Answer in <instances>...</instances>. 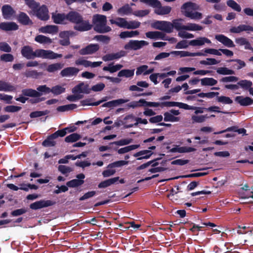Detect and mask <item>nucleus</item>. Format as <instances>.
Masks as SVG:
<instances>
[{
	"label": "nucleus",
	"instance_id": "f257e3e1",
	"mask_svg": "<svg viewBox=\"0 0 253 253\" xmlns=\"http://www.w3.org/2000/svg\"><path fill=\"white\" fill-rule=\"evenodd\" d=\"M21 53L22 55L27 59H33L36 57L54 59L62 56V54L56 53L50 50L37 49L34 51L33 48L29 45L23 46Z\"/></svg>",
	"mask_w": 253,
	"mask_h": 253
},
{
	"label": "nucleus",
	"instance_id": "f03ea898",
	"mask_svg": "<svg viewBox=\"0 0 253 253\" xmlns=\"http://www.w3.org/2000/svg\"><path fill=\"white\" fill-rule=\"evenodd\" d=\"M92 23L94 26V30L98 33H104L112 30L111 27L106 25L107 17L105 15L101 14L93 15Z\"/></svg>",
	"mask_w": 253,
	"mask_h": 253
},
{
	"label": "nucleus",
	"instance_id": "7ed1b4c3",
	"mask_svg": "<svg viewBox=\"0 0 253 253\" xmlns=\"http://www.w3.org/2000/svg\"><path fill=\"white\" fill-rule=\"evenodd\" d=\"M182 19H177L173 20L171 23L172 29L174 28L178 32L181 30H184L189 31H199L203 30V27L196 23H188L186 25L182 23Z\"/></svg>",
	"mask_w": 253,
	"mask_h": 253
},
{
	"label": "nucleus",
	"instance_id": "20e7f679",
	"mask_svg": "<svg viewBox=\"0 0 253 253\" xmlns=\"http://www.w3.org/2000/svg\"><path fill=\"white\" fill-rule=\"evenodd\" d=\"M37 89L38 91L31 88L23 89L22 90V94L30 97H39L42 95L40 92L48 93L51 91V88L46 85H40Z\"/></svg>",
	"mask_w": 253,
	"mask_h": 253
},
{
	"label": "nucleus",
	"instance_id": "39448f33",
	"mask_svg": "<svg viewBox=\"0 0 253 253\" xmlns=\"http://www.w3.org/2000/svg\"><path fill=\"white\" fill-rule=\"evenodd\" d=\"M154 28L170 33L172 32L171 23L165 21H157L152 24Z\"/></svg>",
	"mask_w": 253,
	"mask_h": 253
},
{
	"label": "nucleus",
	"instance_id": "423d86ee",
	"mask_svg": "<svg viewBox=\"0 0 253 253\" xmlns=\"http://www.w3.org/2000/svg\"><path fill=\"white\" fill-rule=\"evenodd\" d=\"M148 44L149 43L145 41L131 40L125 45L124 48L126 50L132 49L136 50L144 46L148 45Z\"/></svg>",
	"mask_w": 253,
	"mask_h": 253
},
{
	"label": "nucleus",
	"instance_id": "0eeeda50",
	"mask_svg": "<svg viewBox=\"0 0 253 253\" xmlns=\"http://www.w3.org/2000/svg\"><path fill=\"white\" fill-rule=\"evenodd\" d=\"M55 204V202L51 200H40L35 202L30 205V208L34 210H39L43 208L48 207Z\"/></svg>",
	"mask_w": 253,
	"mask_h": 253
},
{
	"label": "nucleus",
	"instance_id": "6e6552de",
	"mask_svg": "<svg viewBox=\"0 0 253 253\" xmlns=\"http://www.w3.org/2000/svg\"><path fill=\"white\" fill-rule=\"evenodd\" d=\"M99 48V45L98 44L91 43L82 48L79 50V52L82 55L92 54L97 52Z\"/></svg>",
	"mask_w": 253,
	"mask_h": 253
},
{
	"label": "nucleus",
	"instance_id": "1a4fd4ad",
	"mask_svg": "<svg viewBox=\"0 0 253 253\" xmlns=\"http://www.w3.org/2000/svg\"><path fill=\"white\" fill-rule=\"evenodd\" d=\"M199 9V6L196 3L188 2L183 4L181 7V12L186 16L187 17V13H191L194 10Z\"/></svg>",
	"mask_w": 253,
	"mask_h": 253
},
{
	"label": "nucleus",
	"instance_id": "9d476101",
	"mask_svg": "<svg viewBox=\"0 0 253 253\" xmlns=\"http://www.w3.org/2000/svg\"><path fill=\"white\" fill-rule=\"evenodd\" d=\"M126 52L124 50H121L116 53H111L107 54L102 57V60L105 61H109L115 59H118L122 57L126 56Z\"/></svg>",
	"mask_w": 253,
	"mask_h": 253
},
{
	"label": "nucleus",
	"instance_id": "9b49d317",
	"mask_svg": "<svg viewBox=\"0 0 253 253\" xmlns=\"http://www.w3.org/2000/svg\"><path fill=\"white\" fill-rule=\"evenodd\" d=\"M77 179L71 180L67 182L66 185L69 187L74 188L82 185L84 183L85 175L80 173L76 176Z\"/></svg>",
	"mask_w": 253,
	"mask_h": 253
},
{
	"label": "nucleus",
	"instance_id": "f8f14e48",
	"mask_svg": "<svg viewBox=\"0 0 253 253\" xmlns=\"http://www.w3.org/2000/svg\"><path fill=\"white\" fill-rule=\"evenodd\" d=\"M34 11L36 13L37 16L42 20H47L49 18L48 10L44 5H42L39 9L37 8L36 11Z\"/></svg>",
	"mask_w": 253,
	"mask_h": 253
},
{
	"label": "nucleus",
	"instance_id": "ddd939ff",
	"mask_svg": "<svg viewBox=\"0 0 253 253\" xmlns=\"http://www.w3.org/2000/svg\"><path fill=\"white\" fill-rule=\"evenodd\" d=\"M91 27L92 26L88 21L84 20L82 17L81 21L76 24L74 29L79 31H85L90 30Z\"/></svg>",
	"mask_w": 253,
	"mask_h": 253
},
{
	"label": "nucleus",
	"instance_id": "4468645a",
	"mask_svg": "<svg viewBox=\"0 0 253 253\" xmlns=\"http://www.w3.org/2000/svg\"><path fill=\"white\" fill-rule=\"evenodd\" d=\"M215 38L228 47H234L235 46L233 42L231 39L223 35H217L215 36Z\"/></svg>",
	"mask_w": 253,
	"mask_h": 253
},
{
	"label": "nucleus",
	"instance_id": "2eb2a0df",
	"mask_svg": "<svg viewBox=\"0 0 253 253\" xmlns=\"http://www.w3.org/2000/svg\"><path fill=\"white\" fill-rule=\"evenodd\" d=\"M2 16L4 19H9L15 14V11L8 4L4 5L1 8Z\"/></svg>",
	"mask_w": 253,
	"mask_h": 253
},
{
	"label": "nucleus",
	"instance_id": "dca6fc26",
	"mask_svg": "<svg viewBox=\"0 0 253 253\" xmlns=\"http://www.w3.org/2000/svg\"><path fill=\"white\" fill-rule=\"evenodd\" d=\"M0 29L5 31H15L18 29V26L13 22H1L0 23Z\"/></svg>",
	"mask_w": 253,
	"mask_h": 253
},
{
	"label": "nucleus",
	"instance_id": "f3484780",
	"mask_svg": "<svg viewBox=\"0 0 253 253\" xmlns=\"http://www.w3.org/2000/svg\"><path fill=\"white\" fill-rule=\"evenodd\" d=\"M39 31L43 34H55L58 33V26L55 25H46L39 28Z\"/></svg>",
	"mask_w": 253,
	"mask_h": 253
},
{
	"label": "nucleus",
	"instance_id": "a211bd4d",
	"mask_svg": "<svg viewBox=\"0 0 253 253\" xmlns=\"http://www.w3.org/2000/svg\"><path fill=\"white\" fill-rule=\"evenodd\" d=\"M51 18L53 22L56 24H64L65 20H67V14L57 12L52 13Z\"/></svg>",
	"mask_w": 253,
	"mask_h": 253
},
{
	"label": "nucleus",
	"instance_id": "6ab92c4d",
	"mask_svg": "<svg viewBox=\"0 0 253 253\" xmlns=\"http://www.w3.org/2000/svg\"><path fill=\"white\" fill-rule=\"evenodd\" d=\"M79 70L76 67H67L62 70L60 72V75L62 77H71L77 75Z\"/></svg>",
	"mask_w": 253,
	"mask_h": 253
},
{
	"label": "nucleus",
	"instance_id": "aec40b11",
	"mask_svg": "<svg viewBox=\"0 0 253 253\" xmlns=\"http://www.w3.org/2000/svg\"><path fill=\"white\" fill-rule=\"evenodd\" d=\"M72 92L74 94H81L82 93H89V91H88L87 85L82 83L75 86L72 89Z\"/></svg>",
	"mask_w": 253,
	"mask_h": 253
},
{
	"label": "nucleus",
	"instance_id": "412c9836",
	"mask_svg": "<svg viewBox=\"0 0 253 253\" xmlns=\"http://www.w3.org/2000/svg\"><path fill=\"white\" fill-rule=\"evenodd\" d=\"M82 16L77 12L70 11L67 14V20L76 24L82 20Z\"/></svg>",
	"mask_w": 253,
	"mask_h": 253
},
{
	"label": "nucleus",
	"instance_id": "4be33fe9",
	"mask_svg": "<svg viewBox=\"0 0 253 253\" xmlns=\"http://www.w3.org/2000/svg\"><path fill=\"white\" fill-rule=\"evenodd\" d=\"M147 38L153 40H167L165 38V34L159 31H151L145 33Z\"/></svg>",
	"mask_w": 253,
	"mask_h": 253
},
{
	"label": "nucleus",
	"instance_id": "5701e85b",
	"mask_svg": "<svg viewBox=\"0 0 253 253\" xmlns=\"http://www.w3.org/2000/svg\"><path fill=\"white\" fill-rule=\"evenodd\" d=\"M211 43V41L205 37H199L196 39L191 40L189 42V44L191 46H202L205 43Z\"/></svg>",
	"mask_w": 253,
	"mask_h": 253
},
{
	"label": "nucleus",
	"instance_id": "b1692460",
	"mask_svg": "<svg viewBox=\"0 0 253 253\" xmlns=\"http://www.w3.org/2000/svg\"><path fill=\"white\" fill-rule=\"evenodd\" d=\"M129 101L128 99H119L107 102L102 105L103 107L112 108L120 104L126 103Z\"/></svg>",
	"mask_w": 253,
	"mask_h": 253
},
{
	"label": "nucleus",
	"instance_id": "393cba45",
	"mask_svg": "<svg viewBox=\"0 0 253 253\" xmlns=\"http://www.w3.org/2000/svg\"><path fill=\"white\" fill-rule=\"evenodd\" d=\"M135 117L132 114L126 115L123 119L124 127L126 128L132 127L134 126Z\"/></svg>",
	"mask_w": 253,
	"mask_h": 253
},
{
	"label": "nucleus",
	"instance_id": "a878e982",
	"mask_svg": "<svg viewBox=\"0 0 253 253\" xmlns=\"http://www.w3.org/2000/svg\"><path fill=\"white\" fill-rule=\"evenodd\" d=\"M235 101L242 106H248L253 103V99L249 97H244L242 96L236 97Z\"/></svg>",
	"mask_w": 253,
	"mask_h": 253
},
{
	"label": "nucleus",
	"instance_id": "bb28decb",
	"mask_svg": "<svg viewBox=\"0 0 253 253\" xmlns=\"http://www.w3.org/2000/svg\"><path fill=\"white\" fill-rule=\"evenodd\" d=\"M155 12L158 15H166L169 14L171 11V7L169 6H162L161 2L160 5L155 7Z\"/></svg>",
	"mask_w": 253,
	"mask_h": 253
},
{
	"label": "nucleus",
	"instance_id": "cd10ccee",
	"mask_svg": "<svg viewBox=\"0 0 253 253\" xmlns=\"http://www.w3.org/2000/svg\"><path fill=\"white\" fill-rule=\"evenodd\" d=\"M111 24H115L119 27L126 28V24L127 21L126 19L121 17H117L115 19H111L110 20Z\"/></svg>",
	"mask_w": 253,
	"mask_h": 253
},
{
	"label": "nucleus",
	"instance_id": "c85d7f7f",
	"mask_svg": "<svg viewBox=\"0 0 253 253\" xmlns=\"http://www.w3.org/2000/svg\"><path fill=\"white\" fill-rule=\"evenodd\" d=\"M59 37L61 39L59 40V43L61 45H68L70 44L69 32H62L59 34Z\"/></svg>",
	"mask_w": 253,
	"mask_h": 253
},
{
	"label": "nucleus",
	"instance_id": "c756f323",
	"mask_svg": "<svg viewBox=\"0 0 253 253\" xmlns=\"http://www.w3.org/2000/svg\"><path fill=\"white\" fill-rule=\"evenodd\" d=\"M208 118L207 115H199L194 113L191 115V121L193 123H202L205 122Z\"/></svg>",
	"mask_w": 253,
	"mask_h": 253
},
{
	"label": "nucleus",
	"instance_id": "7c9ffc66",
	"mask_svg": "<svg viewBox=\"0 0 253 253\" xmlns=\"http://www.w3.org/2000/svg\"><path fill=\"white\" fill-rule=\"evenodd\" d=\"M174 52L177 55H180V57L206 56V54L202 52L191 53L186 51H176Z\"/></svg>",
	"mask_w": 253,
	"mask_h": 253
},
{
	"label": "nucleus",
	"instance_id": "2f4dec72",
	"mask_svg": "<svg viewBox=\"0 0 253 253\" xmlns=\"http://www.w3.org/2000/svg\"><path fill=\"white\" fill-rule=\"evenodd\" d=\"M119 177H116L108 179L107 180H104L101 182H100L98 185V187L99 188H104L107 187L112 184H114L117 181L119 180Z\"/></svg>",
	"mask_w": 253,
	"mask_h": 253
},
{
	"label": "nucleus",
	"instance_id": "473e14b6",
	"mask_svg": "<svg viewBox=\"0 0 253 253\" xmlns=\"http://www.w3.org/2000/svg\"><path fill=\"white\" fill-rule=\"evenodd\" d=\"M235 42L239 46H244L245 49H250V42L249 41L244 37H239L236 38Z\"/></svg>",
	"mask_w": 253,
	"mask_h": 253
},
{
	"label": "nucleus",
	"instance_id": "72a5a7b5",
	"mask_svg": "<svg viewBox=\"0 0 253 253\" xmlns=\"http://www.w3.org/2000/svg\"><path fill=\"white\" fill-rule=\"evenodd\" d=\"M15 89L14 86L3 81H0V91H12Z\"/></svg>",
	"mask_w": 253,
	"mask_h": 253
},
{
	"label": "nucleus",
	"instance_id": "f704fd0d",
	"mask_svg": "<svg viewBox=\"0 0 253 253\" xmlns=\"http://www.w3.org/2000/svg\"><path fill=\"white\" fill-rule=\"evenodd\" d=\"M123 67V66L121 64H116L113 65V63L109 64L108 66H105L103 67V70L105 71H109V72L113 73L116 72Z\"/></svg>",
	"mask_w": 253,
	"mask_h": 253
},
{
	"label": "nucleus",
	"instance_id": "c9c22d12",
	"mask_svg": "<svg viewBox=\"0 0 253 253\" xmlns=\"http://www.w3.org/2000/svg\"><path fill=\"white\" fill-rule=\"evenodd\" d=\"M35 41L41 44H50L52 42L51 39L42 35L37 36Z\"/></svg>",
	"mask_w": 253,
	"mask_h": 253
},
{
	"label": "nucleus",
	"instance_id": "e433bc0d",
	"mask_svg": "<svg viewBox=\"0 0 253 253\" xmlns=\"http://www.w3.org/2000/svg\"><path fill=\"white\" fill-rule=\"evenodd\" d=\"M186 104L178 102H173V101H169V102H162V107H173L177 106L182 109H185Z\"/></svg>",
	"mask_w": 253,
	"mask_h": 253
},
{
	"label": "nucleus",
	"instance_id": "4c0bfd02",
	"mask_svg": "<svg viewBox=\"0 0 253 253\" xmlns=\"http://www.w3.org/2000/svg\"><path fill=\"white\" fill-rule=\"evenodd\" d=\"M201 84L203 86H213L217 84V80L212 78H205L201 80Z\"/></svg>",
	"mask_w": 253,
	"mask_h": 253
},
{
	"label": "nucleus",
	"instance_id": "58836bf2",
	"mask_svg": "<svg viewBox=\"0 0 253 253\" xmlns=\"http://www.w3.org/2000/svg\"><path fill=\"white\" fill-rule=\"evenodd\" d=\"M139 34L138 31H124L121 32L119 36L121 39L132 38L137 36Z\"/></svg>",
	"mask_w": 253,
	"mask_h": 253
},
{
	"label": "nucleus",
	"instance_id": "ea45409f",
	"mask_svg": "<svg viewBox=\"0 0 253 253\" xmlns=\"http://www.w3.org/2000/svg\"><path fill=\"white\" fill-rule=\"evenodd\" d=\"M134 70L124 69L118 74L119 77L131 78L134 76Z\"/></svg>",
	"mask_w": 253,
	"mask_h": 253
},
{
	"label": "nucleus",
	"instance_id": "a19ab883",
	"mask_svg": "<svg viewBox=\"0 0 253 253\" xmlns=\"http://www.w3.org/2000/svg\"><path fill=\"white\" fill-rule=\"evenodd\" d=\"M18 21L24 25L32 24V22L25 13L21 12L18 16Z\"/></svg>",
	"mask_w": 253,
	"mask_h": 253
},
{
	"label": "nucleus",
	"instance_id": "79ce46f5",
	"mask_svg": "<svg viewBox=\"0 0 253 253\" xmlns=\"http://www.w3.org/2000/svg\"><path fill=\"white\" fill-rule=\"evenodd\" d=\"M63 65L60 63H56L49 65L46 68V71L49 73H54L61 69Z\"/></svg>",
	"mask_w": 253,
	"mask_h": 253
},
{
	"label": "nucleus",
	"instance_id": "37998d69",
	"mask_svg": "<svg viewBox=\"0 0 253 253\" xmlns=\"http://www.w3.org/2000/svg\"><path fill=\"white\" fill-rule=\"evenodd\" d=\"M216 101L223 105H229L233 103V100L229 97L226 96H218L216 97Z\"/></svg>",
	"mask_w": 253,
	"mask_h": 253
},
{
	"label": "nucleus",
	"instance_id": "c03bdc74",
	"mask_svg": "<svg viewBox=\"0 0 253 253\" xmlns=\"http://www.w3.org/2000/svg\"><path fill=\"white\" fill-rule=\"evenodd\" d=\"M117 12L121 15H127L129 13H132V9L128 4H126L119 8L117 10Z\"/></svg>",
	"mask_w": 253,
	"mask_h": 253
},
{
	"label": "nucleus",
	"instance_id": "a18cd8bd",
	"mask_svg": "<svg viewBox=\"0 0 253 253\" xmlns=\"http://www.w3.org/2000/svg\"><path fill=\"white\" fill-rule=\"evenodd\" d=\"M152 153L149 150H143L139 152H137L134 154V156L135 157H138V156H141L140 158H138V160H141L143 159H148L150 157V156L151 155Z\"/></svg>",
	"mask_w": 253,
	"mask_h": 253
},
{
	"label": "nucleus",
	"instance_id": "49530a36",
	"mask_svg": "<svg viewBox=\"0 0 253 253\" xmlns=\"http://www.w3.org/2000/svg\"><path fill=\"white\" fill-rule=\"evenodd\" d=\"M164 116V121L166 122H178L180 120L179 117H175L174 115H172L171 113L168 112H165Z\"/></svg>",
	"mask_w": 253,
	"mask_h": 253
},
{
	"label": "nucleus",
	"instance_id": "de8ad7c7",
	"mask_svg": "<svg viewBox=\"0 0 253 253\" xmlns=\"http://www.w3.org/2000/svg\"><path fill=\"white\" fill-rule=\"evenodd\" d=\"M139 145H132L128 146H126L123 148H122L118 150V153L120 154H125L126 153L128 152L131 150L136 149L139 147Z\"/></svg>",
	"mask_w": 253,
	"mask_h": 253
},
{
	"label": "nucleus",
	"instance_id": "09e8293b",
	"mask_svg": "<svg viewBox=\"0 0 253 253\" xmlns=\"http://www.w3.org/2000/svg\"><path fill=\"white\" fill-rule=\"evenodd\" d=\"M81 138V136L80 134L74 133L66 136L65 138V141L66 142H74L79 140Z\"/></svg>",
	"mask_w": 253,
	"mask_h": 253
},
{
	"label": "nucleus",
	"instance_id": "8fccbe9b",
	"mask_svg": "<svg viewBox=\"0 0 253 253\" xmlns=\"http://www.w3.org/2000/svg\"><path fill=\"white\" fill-rule=\"evenodd\" d=\"M65 88L60 85H55L51 88L50 92H52L55 95H58L64 92Z\"/></svg>",
	"mask_w": 253,
	"mask_h": 253
},
{
	"label": "nucleus",
	"instance_id": "3c124183",
	"mask_svg": "<svg viewBox=\"0 0 253 253\" xmlns=\"http://www.w3.org/2000/svg\"><path fill=\"white\" fill-rule=\"evenodd\" d=\"M144 102H145V100L144 99H140L138 101H132L130 102L127 104V106L129 108H135L144 106Z\"/></svg>",
	"mask_w": 253,
	"mask_h": 253
},
{
	"label": "nucleus",
	"instance_id": "603ef678",
	"mask_svg": "<svg viewBox=\"0 0 253 253\" xmlns=\"http://www.w3.org/2000/svg\"><path fill=\"white\" fill-rule=\"evenodd\" d=\"M216 72L218 74L221 75H233L234 74V71L229 69L226 67H220L217 69Z\"/></svg>",
	"mask_w": 253,
	"mask_h": 253
},
{
	"label": "nucleus",
	"instance_id": "864d4df0",
	"mask_svg": "<svg viewBox=\"0 0 253 253\" xmlns=\"http://www.w3.org/2000/svg\"><path fill=\"white\" fill-rule=\"evenodd\" d=\"M140 25V22L133 20V21H127V24H126V29H134L138 28L139 27Z\"/></svg>",
	"mask_w": 253,
	"mask_h": 253
},
{
	"label": "nucleus",
	"instance_id": "5fc2aeb1",
	"mask_svg": "<svg viewBox=\"0 0 253 253\" xmlns=\"http://www.w3.org/2000/svg\"><path fill=\"white\" fill-rule=\"evenodd\" d=\"M227 4L228 6L231 7L234 10L240 12L241 11V7L236 1L233 0H229L227 1Z\"/></svg>",
	"mask_w": 253,
	"mask_h": 253
},
{
	"label": "nucleus",
	"instance_id": "6e6d98bb",
	"mask_svg": "<svg viewBox=\"0 0 253 253\" xmlns=\"http://www.w3.org/2000/svg\"><path fill=\"white\" fill-rule=\"evenodd\" d=\"M140 1L153 8L160 5V1L158 0H140Z\"/></svg>",
	"mask_w": 253,
	"mask_h": 253
},
{
	"label": "nucleus",
	"instance_id": "4d7b16f0",
	"mask_svg": "<svg viewBox=\"0 0 253 253\" xmlns=\"http://www.w3.org/2000/svg\"><path fill=\"white\" fill-rule=\"evenodd\" d=\"M203 17V15L202 13L196 11V10L193 11L191 13H187V17L190 18L191 19L194 20H200Z\"/></svg>",
	"mask_w": 253,
	"mask_h": 253
},
{
	"label": "nucleus",
	"instance_id": "13d9d810",
	"mask_svg": "<svg viewBox=\"0 0 253 253\" xmlns=\"http://www.w3.org/2000/svg\"><path fill=\"white\" fill-rule=\"evenodd\" d=\"M186 30H181L178 33V36L183 39H191L194 37L193 34L188 33Z\"/></svg>",
	"mask_w": 253,
	"mask_h": 253
},
{
	"label": "nucleus",
	"instance_id": "bf43d9fd",
	"mask_svg": "<svg viewBox=\"0 0 253 253\" xmlns=\"http://www.w3.org/2000/svg\"><path fill=\"white\" fill-rule=\"evenodd\" d=\"M206 108L197 107L193 106H190L186 104L185 107V110H194V113L196 114H202L204 113V110H205Z\"/></svg>",
	"mask_w": 253,
	"mask_h": 253
},
{
	"label": "nucleus",
	"instance_id": "052dcab7",
	"mask_svg": "<svg viewBox=\"0 0 253 253\" xmlns=\"http://www.w3.org/2000/svg\"><path fill=\"white\" fill-rule=\"evenodd\" d=\"M89 61L84 59L83 57H80L75 61V64L77 66L82 65L84 67H89Z\"/></svg>",
	"mask_w": 253,
	"mask_h": 253
},
{
	"label": "nucleus",
	"instance_id": "680f3d73",
	"mask_svg": "<svg viewBox=\"0 0 253 253\" xmlns=\"http://www.w3.org/2000/svg\"><path fill=\"white\" fill-rule=\"evenodd\" d=\"M200 63L201 64L205 65H212L217 64L219 61L214 58H207L206 60L200 61Z\"/></svg>",
	"mask_w": 253,
	"mask_h": 253
},
{
	"label": "nucleus",
	"instance_id": "e2e57ef3",
	"mask_svg": "<svg viewBox=\"0 0 253 253\" xmlns=\"http://www.w3.org/2000/svg\"><path fill=\"white\" fill-rule=\"evenodd\" d=\"M148 68V66L146 65H141L136 69V75L137 76L143 74L144 76L147 75V69Z\"/></svg>",
	"mask_w": 253,
	"mask_h": 253
},
{
	"label": "nucleus",
	"instance_id": "0e129e2a",
	"mask_svg": "<svg viewBox=\"0 0 253 253\" xmlns=\"http://www.w3.org/2000/svg\"><path fill=\"white\" fill-rule=\"evenodd\" d=\"M150 12L148 9L138 10L132 12V14L138 17H142L148 15Z\"/></svg>",
	"mask_w": 253,
	"mask_h": 253
},
{
	"label": "nucleus",
	"instance_id": "69168bd1",
	"mask_svg": "<svg viewBox=\"0 0 253 253\" xmlns=\"http://www.w3.org/2000/svg\"><path fill=\"white\" fill-rule=\"evenodd\" d=\"M127 164H128L127 161H116L115 162H114L113 163L109 164L107 168H116V167H121L122 166H125V165H126Z\"/></svg>",
	"mask_w": 253,
	"mask_h": 253
},
{
	"label": "nucleus",
	"instance_id": "338daca9",
	"mask_svg": "<svg viewBox=\"0 0 253 253\" xmlns=\"http://www.w3.org/2000/svg\"><path fill=\"white\" fill-rule=\"evenodd\" d=\"M58 169L63 174H68L73 170L72 168L64 165L59 166Z\"/></svg>",
	"mask_w": 253,
	"mask_h": 253
},
{
	"label": "nucleus",
	"instance_id": "774afa93",
	"mask_svg": "<svg viewBox=\"0 0 253 253\" xmlns=\"http://www.w3.org/2000/svg\"><path fill=\"white\" fill-rule=\"evenodd\" d=\"M0 59L5 62H12L14 60V56L11 54L5 53L0 55Z\"/></svg>",
	"mask_w": 253,
	"mask_h": 253
}]
</instances>
